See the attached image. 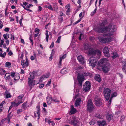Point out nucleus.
<instances>
[{"instance_id":"obj_39","label":"nucleus","mask_w":126,"mask_h":126,"mask_svg":"<svg viewBox=\"0 0 126 126\" xmlns=\"http://www.w3.org/2000/svg\"><path fill=\"white\" fill-rule=\"evenodd\" d=\"M61 38V36H59L57 39V40L56 41V42L57 43H60V41Z\"/></svg>"},{"instance_id":"obj_42","label":"nucleus","mask_w":126,"mask_h":126,"mask_svg":"<svg viewBox=\"0 0 126 126\" xmlns=\"http://www.w3.org/2000/svg\"><path fill=\"white\" fill-rule=\"evenodd\" d=\"M33 5L32 4H29L28 5H27L26 6V7L27 8H30L31 6H32Z\"/></svg>"},{"instance_id":"obj_50","label":"nucleus","mask_w":126,"mask_h":126,"mask_svg":"<svg viewBox=\"0 0 126 126\" xmlns=\"http://www.w3.org/2000/svg\"><path fill=\"white\" fill-rule=\"evenodd\" d=\"M53 54V53L52 52L51 54V56L49 58V60H51L52 59V56Z\"/></svg>"},{"instance_id":"obj_22","label":"nucleus","mask_w":126,"mask_h":126,"mask_svg":"<svg viewBox=\"0 0 126 126\" xmlns=\"http://www.w3.org/2000/svg\"><path fill=\"white\" fill-rule=\"evenodd\" d=\"M22 103V102H18V103H16L14 102H12L11 103L13 105L14 107H16L18 106L20 104Z\"/></svg>"},{"instance_id":"obj_6","label":"nucleus","mask_w":126,"mask_h":126,"mask_svg":"<svg viewBox=\"0 0 126 126\" xmlns=\"http://www.w3.org/2000/svg\"><path fill=\"white\" fill-rule=\"evenodd\" d=\"M79 122V121L77 119V117L75 116L72 117L69 121V123L75 126H78L77 124Z\"/></svg>"},{"instance_id":"obj_59","label":"nucleus","mask_w":126,"mask_h":126,"mask_svg":"<svg viewBox=\"0 0 126 126\" xmlns=\"http://www.w3.org/2000/svg\"><path fill=\"white\" fill-rule=\"evenodd\" d=\"M81 0H78L77 3H79V4L80 5V7H81V6H80V3H81Z\"/></svg>"},{"instance_id":"obj_20","label":"nucleus","mask_w":126,"mask_h":126,"mask_svg":"<svg viewBox=\"0 0 126 126\" xmlns=\"http://www.w3.org/2000/svg\"><path fill=\"white\" fill-rule=\"evenodd\" d=\"M21 65L22 67L24 68L26 66H27V63L24 60H22L21 61Z\"/></svg>"},{"instance_id":"obj_25","label":"nucleus","mask_w":126,"mask_h":126,"mask_svg":"<svg viewBox=\"0 0 126 126\" xmlns=\"http://www.w3.org/2000/svg\"><path fill=\"white\" fill-rule=\"evenodd\" d=\"M106 118L109 121H110L111 119L112 118V116L111 115L108 114L106 115Z\"/></svg>"},{"instance_id":"obj_49","label":"nucleus","mask_w":126,"mask_h":126,"mask_svg":"<svg viewBox=\"0 0 126 126\" xmlns=\"http://www.w3.org/2000/svg\"><path fill=\"white\" fill-rule=\"evenodd\" d=\"M5 64L7 66H9L11 64V63L9 62H7L5 63Z\"/></svg>"},{"instance_id":"obj_58","label":"nucleus","mask_w":126,"mask_h":126,"mask_svg":"<svg viewBox=\"0 0 126 126\" xmlns=\"http://www.w3.org/2000/svg\"><path fill=\"white\" fill-rule=\"evenodd\" d=\"M44 86V85L43 84H40V85L39 87L40 88H42Z\"/></svg>"},{"instance_id":"obj_30","label":"nucleus","mask_w":126,"mask_h":126,"mask_svg":"<svg viewBox=\"0 0 126 126\" xmlns=\"http://www.w3.org/2000/svg\"><path fill=\"white\" fill-rule=\"evenodd\" d=\"M9 74L8 73H6L5 76V78L6 79H8L10 78L11 75H8Z\"/></svg>"},{"instance_id":"obj_17","label":"nucleus","mask_w":126,"mask_h":126,"mask_svg":"<svg viewBox=\"0 0 126 126\" xmlns=\"http://www.w3.org/2000/svg\"><path fill=\"white\" fill-rule=\"evenodd\" d=\"M66 54H65L62 56H61V57H60V61L59 64V67H60L61 66V63L62 60L64 59L66 57Z\"/></svg>"},{"instance_id":"obj_33","label":"nucleus","mask_w":126,"mask_h":126,"mask_svg":"<svg viewBox=\"0 0 126 126\" xmlns=\"http://www.w3.org/2000/svg\"><path fill=\"white\" fill-rule=\"evenodd\" d=\"M47 122L48 124L50 125L54 126L55 124V123L52 121H50L49 120H48Z\"/></svg>"},{"instance_id":"obj_28","label":"nucleus","mask_w":126,"mask_h":126,"mask_svg":"<svg viewBox=\"0 0 126 126\" xmlns=\"http://www.w3.org/2000/svg\"><path fill=\"white\" fill-rule=\"evenodd\" d=\"M46 39L47 42H48V40L49 35L48 34V31L47 30H46Z\"/></svg>"},{"instance_id":"obj_13","label":"nucleus","mask_w":126,"mask_h":126,"mask_svg":"<svg viewBox=\"0 0 126 126\" xmlns=\"http://www.w3.org/2000/svg\"><path fill=\"white\" fill-rule=\"evenodd\" d=\"M106 59H102L98 62V65L100 66H102L104 64V63L106 62Z\"/></svg>"},{"instance_id":"obj_64","label":"nucleus","mask_w":126,"mask_h":126,"mask_svg":"<svg viewBox=\"0 0 126 126\" xmlns=\"http://www.w3.org/2000/svg\"><path fill=\"white\" fill-rule=\"evenodd\" d=\"M8 54L10 56H11L13 54V53L11 51H10L9 52Z\"/></svg>"},{"instance_id":"obj_60","label":"nucleus","mask_w":126,"mask_h":126,"mask_svg":"<svg viewBox=\"0 0 126 126\" xmlns=\"http://www.w3.org/2000/svg\"><path fill=\"white\" fill-rule=\"evenodd\" d=\"M23 96H19L18 97V98L20 100H21L23 98Z\"/></svg>"},{"instance_id":"obj_55","label":"nucleus","mask_w":126,"mask_h":126,"mask_svg":"<svg viewBox=\"0 0 126 126\" xmlns=\"http://www.w3.org/2000/svg\"><path fill=\"white\" fill-rule=\"evenodd\" d=\"M54 42H53L52 43L50 46V48H52L54 47Z\"/></svg>"},{"instance_id":"obj_52","label":"nucleus","mask_w":126,"mask_h":126,"mask_svg":"<svg viewBox=\"0 0 126 126\" xmlns=\"http://www.w3.org/2000/svg\"><path fill=\"white\" fill-rule=\"evenodd\" d=\"M49 76V73H47L45 74L44 75L45 77L47 78H48Z\"/></svg>"},{"instance_id":"obj_47","label":"nucleus","mask_w":126,"mask_h":126,"mask_svg":"<svg viewBox=\"0 0 126 126\" xmlns=\"http://www.w3.org/2000/svg\"><path fill=\"white\" fill-rule=\"evenodd\" d=\"M97 6H96V7L95 9H94V11L92 12V14H93L92 15H94L95 13L96 12V11L97 10Z\"/></svg>"},{"instance_id":"obj_7","label":"nucleus","mask_w":126,"mask_h":126,"mask_svg":"<svg viewBox=\"0 0 126 126\" xmlns=\"http://www.w3.org/2000/svg\"><path fill=\"white\" fill-rule=\"evenodd\" d=\"M95 105L97 106H100L102 105V101L100 98L96 96L94 98Z\"/></svg>"},{"instance_id":"obj_16","label":"nucleus","mask_w":126,"mask_h":126,"mask_svg":"<svg viewBox=\"0 0 126 126\" xmlns=\"http://www.w3.org/2000/svg\"><path fill=\"white\" fill-rule=\"evenodd\" d=\"M30 78L32 79H33L35 76L37 75V73L35 71H33L32 73H30Z\"/></svg>"},{"instance_id":"obj_9","label":"nucleus","mask_w":126,"mask_h":126,"mask_svg":"<svg viewBox=\"0 0 126 126\" xmlns=\"http://www.w3.org/2000/svg\"><path fill=\"white\" fill-rule=\"evenodd\" d=\"M90 87L91 85L90 82L89 81H86L85 83V84L83 85L84 90L86 92L90 89Z\"/></svg>"},{"instance_id":"obj_41","label":"nucleus","mask_w":126,"mask_h":126,"mask_svg":"<svg viewBox=\"0 0 126 126\" xmlns=\"http://www.w3.org/2000/svg\"><path fill=\"white\" fill-rule=\"evenodd\" d=\"M11 74L12 77L13 78L15 77V73L14 72H13L11 73Z\"/></svg>"},{"instance_id":"obj_57","label":"nucleus","mask_w":126,"mask_h":126,"mask_svg":"<svg viewBox=\"0 0 126 126\" xmlns=\"http://www.w3.org/2000/svg\"><path fill=\"white\" fill-rule=\"evenodd\" d=\"M23 56H24V53H23V52H22L21 53V56H20V58H21V59H22L23 58Z\"/></svg>"},{"instance_id":"obj_43","label":"nucleus","mask_w":126,"mask_h":126,"mask_svg":"<svg viewBox=\"0 0 126 126\" xmlns=\"http://www.w3.org/2000/svg\"><path fill=\"white\" fill-rule=\"evenodd\" d=\"M95 116L97 118L99 119L101 118L100 115L98 114H96L95 115Z\"/></svg>"},{"instance_id":"obj_44","label":"nucleus","mask_w":126,"mask_h":126,"mask_svg":"<svg viewBox=\"0 0 126 126\" xmlns=\"http://www.w3.org/2000/svg\"><path fill=\"white\" fill-rule=\"evenodd\" d=\"M22 111V109H19L17 110V114H18L20 112H21Z\"/></svg>"},{"instance_id":"obj_18","label":"nucleus","mask_w":126,"mask_h":126,"mask_svg":"<svg viewBox=\"0 0 126 126\" xmlns=\"http://www.w3.org/2000/svg\"><path fill=\"white\" fill-rule=\"evenodd\" d=\"M81 101V99L80 98H77L75 103L76 106L77 107L78 106H79Z\"/></svg>"},{"instance_id":"obj_62","label":"nucleus","mask_w":126,"mask_h":126,"mask_svg":"<svg viewBox=\"0 0 126 126\" xmlns=\"http://www.w3.org/2000/svg\"><path fill=\"white\" fill-rule=\"evenodd\" d=\"M11 113H9L7 116V118H10V119H11V118L12 116H10Z\"/></svg>"},{"instance_id":"obj_35","label":"nucleus","mask_w":126,"mask_h":126,"mask_svg":"<svg viewBox=\"0 0 126 126\" xmlns=\"http://www.w3.org/2000/svg\"><path fill=\"white\" fill-rule=\"evenodd\" d=\"M82 16L77 21H76V22H75V23H73V25H76V24L78 23L79 22H80V21L81 20V19L82 18Z\"/></svg>"},{"instance_id":"obj_8","label":"nucleus","mask_w":126,"mask_h":126,"mask_svg":"<svg viewBox=\"0 0 126 126\" xmlns=\"http://www.w3.org/2000/svg\"><path fill=\"white\" fill-rule=\"evenodd\" d=\"M89 64L90 65L93 67H95L96 64V60L95 58L92 57L89 59Z\"/></svg>"},{"instance_id":"obj_15","label":"nucleus","mask_w":126,"mask_h":126,"mask_svg":"<svg viewBox=\"0 0 126 126\" xmlns=\"http://www.w3.org/2000/svg\"><path fill=\"white\" fill-rule=\"evenodd\" d=\"M95 79L99 82H100L101 81V79L100 78V75L98 74L95 75L94 78Z\"/></svg>"},{"instance_id":"obj_24","label":"nucleus","mask_w":126,"mask_h":126,"mask_svg":"<svg viewBox=\"0 0 126 126\" xmlns=\"http://www.w3.org/2000/svg\"><path fill=\"white\" fill-rule=\"evenodd\" d=\"M40 106L39 105H37L36 108L37 110V114L38 115V119L40 118V114H39V111H40Z\"/></svg>"},{"instance_id":"obj_34","label":"nucleus","mask_w":126,"mask_h":126,"mask_svg":"<svg viewBox=\"0 0 126 126\" xmlns=\"http://www.w3.org/2000/svg\"><path fill=\"white\" fill-rule=\"evenodd\" d=\"M0 74L1 75H4L6 71L3 69L0 70Z\"/></svg>"},{"instance_id":"obj_63","label":"nucleus","mask_w":126,"mask_h":126,"mask_svg":"<svg viewBox=\"0 0 126 126\" xmlns=\"http://www.w3.org/2000/svg\"><path fill=\"white\" fill-rule=\"evenodd\" d=\"M83 35V34L82 33H80V35L79 37V40H80L81 39V36L82 35Z\"/></svg>"},{"instance_id":"obj_40","label":"nucleus","mask_w":126,"mask_h":126,"mask_svg":"<svg viewBox=\"0 0 126 126\" xmlns=\"http://www.w3.org/2000/svg\"><path fill=\"white\" fill-rule=\"evenodd\" d=\"M26 62L27 63V66H28L29 65V63L28 61V58L27 56H26Z\"/></svg>"},{"instance_id":"obj_48","label":"nucleus","mask_w":126,"mask_h":126,"mask_svg":"<svg viewBox=\"0 0 126 126\" xmlns=\"http://www.w3.org/2000/svg\"><path fill=\"white\" fill-rule=\"evenodd\" d=\"M2 22L1 20H0V28L1 29L3 26V23H1Z\"/></svg>"},{"instance_id":"obj_31","label":"nucleus","mask_w":126,"mask_h":126,"mask_svg":"<svg viewBox=\"0 0 126 126\" xmlns=\"http://www.w3.org/2000/svg\"><path fill=\"white\" fill-rule=\"evenodd\" d=\"M66 70V68H64L61 70V73L63 74H64L67 72Z\"/></svg>"},{"instance_id":"obj_12","label":"nucleus","mask_w":126,"mask_h":126,"mask_svg":"<svg viewBox=\"0 0 126 126\" xmlns=\"http://www.w3.org/2000/svg\"><path fill=\"white\" fill-rule=\"evenodd\" d=\"M28 82L29 85L30 87V90H31L32 87H33L35 85V81L32 79L31 78H29L28 79Z\"/></svg>"},{"instance_id":"obj_37","label":"nucleus","mask_w":126,"mask_h":126,"mask_svg":"<svg viewBox=\"0 0 126 126\" xmlns=\"http://www.w3.org/2000/svg\"><path fill=\"white\" fill-rule=\"evenodd\" d=\"M6 52L4 53L3 54L2 53H1L0 54V56L1 57L3 58H4L5 56L6 55Z\"/></svg>"},{"instance_id":"obj_38","label":"nucleus","mask_w":126,"mask_h":126,"mask_svg":"<svg viewBox=\"0 0 126 126\" xmlns=\"http://www.w3.org/2000/svg\"><path fill=\"white\" fill-rule=\"evenodd\" d=\"M117 95V94L116 93H114L111 95V98H112L114 96H116Z\"/></svg>"},{"instance_id":"obj_61","label":"nucleus","mask_w":126,"mask_h":126,"mask_svg":"<svg viewBox=\"0 0 126 126\" xmlns=\"http://www.w3.org/2000/svg\"><path fill=\"white\" fill-rule=\"evenodd\" d=\"M9 18L11 21H14V19L12 17H10Z\"/></svg>"},{"instance_id":"obj_54","label":"nucleus","mask_w":126,"mask_h":126,"mask_svg":"<svg viewBox=\"0 0 126 126\" xmlns=\"http://www.w3.org/2000/svg\"><path fill=\"white\" fill-rule=\"evenodd\" d=\"M21 17V18L20 20L19 21V22L20 25L22 24V20L23 19V16H22Z\"/></svg>"},{"instance_id":"obj_21","label":"nucleus","mask_w":126,"mask_h":126,"mask_svg":"<svg viewBox=\"0 0 126 126\" xmlns=\"http://www.w3.org/2000/svg\"><path fill=\"white\" fill-rule=\"evenodd\" d=\"M76 109L72 105L71 106L70 113L72 114H75L76 112Z\"/></svg>"},{"instance_id":"obj_45","label":"nucleus","mask_w":126,"mask_h":126,"mask_svg":"<svg viewBox=\"0 0 126 126\" xmlns=\"http://www.w3.org/2000/svg\"><path fill=\"white\" fill-rule=\"evenodd\" d=\"M3 36L4 38L5 39L7 40V39H8V38H7L8 36H7V35H6V34H4L3 35Z\"/></svg>"},{"instance_id":"obj_46","label":"nucleus","mask_w":126,"mask_h":126,"mask_svg":"<svg viewBox=\"0 0 126 126\" xmlns=\"http://www.w3.org/2000/svg\"><path fill=\"white\" fill-rule=\"evenodd\" d=\"M89 124L91 125H93L94 124V122L92 120L89 122Z\"/></svg>"},{"instance_id":"obj_11","label":"nucleus","mask_w":126,"mask_h":126,"mask_svg":"<svg viewBox=\"0 0 126 126\" xmlns=\"http://www.w3.org/2000/svg\"><path fill=\"white\" fill-rule=\"evenodd\" d=\"M108 47H105L103 49V52L104 53L105 55L107 57H109L110 56V55L109 53V51L108 49Z\"/></svg>"},{"instance_id":"obj_23","label":"nucleus","mask_w":126,"mask_h":126,"mask_svg":"<svg viewBox=\"0 0 126 126\" xmlns=\"http://www.w3.org/2000/svg\"><path fill=\"white\" fill-rule=\"evenodd\" d=\"M83 47L84 49L85 50H87L88 49L89 50L90 48L89 45L87 44H84Z\"/></svg>"},{"instance_id":"obj_32","label":"nucleus","mask_w":126,"mask_h":126,"mask_svg":"<svg viewBox=\"0 0 126 126\" xmlns=\"http://www.w3.org/2000/svg\"><path fill=\"white\" fill-rule=\"evenodd\" d=\"M27 103V102H25L22 104V108L25 110L26 108Z\"/></svg>"},{"instance_id":"obj_36","label":"nucleus","mask_w":126,"mask_h":126,"mask_svg":"<svg viewBox=\"0 0 126 126\" xmlns=\"http://www.w3.org/2000/svg\"><path fill=\"white\" fill-rule=\"evenodd\" d=\"M58 19L60 22H62L63 20V18L61 16H59Z\"/></svg>"},{"instance_id":"obj_3","label":"nucleus","mask_w":126,"mask_h":126,"mask_svg":"<svg viewBox=\"0 0 126 126\" xmlns=\"http://www.w3.org/2000/svg\"><path fill=\"white\" fill-rule=\"evenodd\" d=\"M88 56H95L96 54L100 56L101 55L100 51L98 49L95 50L93 48L89 49L87 53Z\"/></svg>"},{"instance_id":"obj_5","label":"nucleus","mask_w":126,"mask_h":126,"mask_svg":"<svg viewBox=\"0 0 126 126\" xmlns=\"http://www.w3.org/2000/svg\"><path fill=\"white\" fill-rule=\"evenodd\" d=\"M94 109V106L91 100H89L87 103V109L90 111H92Z\"/></svg>"},{"instance_id":"obj_56","label":"nucleus","mask_w":126,"mask_h":126,"mask_svg":"<svg viewBox=\"0 0 126 126\" xmlns=\"http://www.w3.org/2000/svg\"><path fill=\"white\" fill-rule=\"evenodd\" d=\"M4 31L5 32H8L9 30V29L8 28H5V29H4Z\"/></svg>"},{"instance_id":"obj_1","label":"nucleus","mask_w":126,"mask_h":126,"mask_svg":"<svg viewBox=\"0 0 126 126\" xmlns=\"http://www.w3.org/2000/svg\"><path fill=\"white\" fill-rule=\"evenodd\" d=\"M107 23V21L106 20H103L99 23V25L101 26L98 27L95 30V32H97L105 33L103 34V36L104 37L107 36V38L100 37L98 38L100 42L104 44L108 43L112 40L113 38L111 37L112 36L116 27L115 25L112 24H110L105 27H102L106 25Z\"/></svg>"},{"instance_id":"obj_53","label":"nucleus","mask_w":126,"mask_h":126,"mask_svg":"<svg viewBox=\"0 0 126 126\" xmlns=\"http://www.w3.org/2000/svg\"><path fill=\"white\" fill-rule=\"evenodd\" d=\"M48 8L49 9L51 10H53V9L52 8V6L51 5H49L48 7Z\"/></svg>"},{"instance_id":"obj_29","label":"nucleus","mask_w":126,"mask_h":126,"mask_svg":"<svg viewBox=\"0 0 126 126\" xmlns=\"http://www.w3.org/2000/svg\"><path fill=\"white\" fill-rule=\"evenodd\" d=\"M122 69L123 71L126 72V63H124L123 64Z\"/></svg>"},{"instance_id":"obj_27","label":"nucleus","mask_w":126,"mask_h":126,"mask_svg":"<svg viewBox=\"0 0 126 126\" xmlns=\"http://www.w3.org/2000/svg\"><path fill=\"white\" fill-rule=\"evenodd\" d=\"M118 55L116 52H114L112 54V58L113 59H114L116 57H117Z\"/></svg>"},{"instance_id":"obj_4","label":"nucleus","mask_w":126,"mask_h":126,"mask_svg":"<svg viewBox=\"0 0 126 126\" xmlns=\"http://www.w3.org/2000/svg\"><path fill=\"white\" fill-rule=\"evenodd\" d=\"M111 92V90L109 89L105 88L104 93L105 98L106 100H108L109 99Z\"/></svg>"},{"instance_id":"obj_2","label":"nucleus","mask_w":126,"mask_h":126,"mask_svg":"<svg viewBox=\"0 0 126 126\" xmlns=\"http://www.w3.org/2000/svg\"><path fill=\"white\" fill-rule=\"evenodd\" d=\"M91 74L89 72H84L82 73H79L78 74L77 77L78 80L79 82V85L81 87L82 86V82L84 79V77L87 76H91Z\"/></svg>"},{"instance_id":"obj_14","label":"nucleus","mask_w":126,"mask_h":126,"mask_svg":"<svg viewBox=\"0 0 126 126\" xmlns=\"http://www.w3.org/2000/svg\"><path fill=\"white\" fill-rule=\"evenodd\" d=\"M77 59L81 63H83L84 62V58L81 55L79 56Z\"/></svg>"},{"instance_id":"obj_19","label":"nucleus","mask_w":126,"mask_h":126,"mask_svg":"<svg viewBox=\"0 0 126 126\" xmlns=\"http://www.w3.org/2000/svg\"><path fill=\"white\" fill-rule=\"evenodd\" d=\"M97 124L100 126H105L106 123L105 121H97Z\"/></svg>"},{"instance_id":"obj_26","label":"nucleus","mask_w":126,"mask_h":126,"mask_svg":"<svg viewBox=\"0 0 126 126\" xmlns=\"http://www.w3.org/2000/svg\"><path fill=\"white\" fill-rule=\"evenodd\" d=\"M5 94L6 95V97L7 98H8L11 97L10 94V93L8 92L7 90H6L5 92Z\"/></svg>"},{"instance_id":"obj_10","label":"nucleus","mask_w":126,"mask_h":126,"mask_svg":"<svg viewBox=\"0 0 126 126\" xmlns=\"http://www.w3.org/2000/svg\"><path fill=\"white\" fill-rule=\"evenodd\" d=\"M110 69V66L107 64H104L103 65L102 67V69L104 72H108Z\"/></svg>"},{"instance_id":"obj_51","label":"nucleus","mask_w":126,"mask_h":126,"mask_svg":"<svg viewBox=\"0 0 126 126\" xmlns=\"http://www.w3.org/2000/svg\"><path fill=\"white\" fill-rule=\"evenodd\" d=\"M40 30L38 28H36L35 30V32H38V33H39Z\"/></svg>"}]
</instances>
